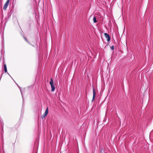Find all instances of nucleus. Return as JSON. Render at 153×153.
I'll list each match as a JSON object with an SVG mask.
<instances>
[{
	"mask_svg": "<svg viewBox=\"0 0 153 153\" xmlns=\"http://www.w3.org/2000/svg\"><path fill=\"white\" fill-rule=\"evenodd\" d=\"M95 96H93V100H92V101H93L94 100L95 98Z\"/></svg>",
	"mask_w": 153,
	"mask_h": 153,
	"instance_id": "obj_9",
	"label": "nucleus"
},
{
	"mask_svg": "<svg viewBox=\"0 0 153 153\" xmlns=\"http://www.w3.org/2000/svg\"><path fill=\"white\" fill-rule=\"evenodd\" d=\"M4 70L5 73L7 72V67L6 64H4Z\"/></svg>",
	"mask_w": 153,
	"mask_h": 153,
	"instance_id": "obj_5",
	"label": "nucleus"
},
{
	"mask_svg": "<svg viewBox=\"0 0 153 153\" xmlns=\"http://www.w3.org/2000/svg\"><path fill=\"white\" fill-rule=\"evenodd\" d=\"M50 84L51 88V91H54L55 89V87L53 85V82L52 79H51V81L50 82Z\"/></svg>",
	"mask_w": 153,
	"mask_h": 153,
	"instance_id": "obj_1",
	"label": "nucleus"
},
{
	"mask_svg": "<svg viewBox=\"0 0 153 153\" xmlns=\"http://www.w3.org/2000/svg\"><path fill=\"white\" fill-rule=\"evenodd\" d=\"M93 96H96V92L95 91L94 88V87H93Z\"/></svg>",
	"mask_w": 153,
	"mask_h": 153,
	"instance_id": "obj_6",
	"label": "nucleus"
},
{
	"mask_svg": "<svg viewBox=\"0 0 153 153\" xmlns=\"http://www.w3.org/2000/svg\"><path fill=\"white\" fill-rule=\"evenodd\" d=\"M111 49L113 50L114 49V46H112L111 47Z\"/></svg>",
	"mask_w": 153,
	"mask_h": 153,
	"instance_id": "obj_8",
	"label": "nucleus"
},
{
	"mask_svg": "<svg viewBox=\"0 0 153 153\" xmlns=\"http://www.w3.org/2000/svg\"><path fill=\"white\" fill-rule=\"evenodd\" d=\"M96 19L95 17H94L93 18V21L94 22L96 23L97 22V21H96Z\"/></svg>",
	"mask_w": 153,
	"mask_h": 153,
	"instance_id": "obj_7",
	"label": "nucleus"
},
{
	"mask_svg": "<svg viewBox=\"0 0 153 153\" xmlns=\"http://www.w3.org/2000/svg\"><path fill=\"white\" fill-rule=\"evenodd\" d=\"M9 2V0H7L6 3L5 4L4 7L3 9L4 10H5L8 6V4Z\"/></svg>",
	"mask_w": 153,
	"mask_h": 153,
	"instance_id": "obj_2",
	"label": "nucleus"
},
{
	"mask_svg": "<svg viewBox=\"0 0 153 153\" xmlns=\"http://www.w3.org/2000/svg\"><path fill=\"white\" fill-rule=\"evenodd\" d=\"M48 113V108H47L46 109L44 114H43V116L44 118L47 115Z\"/></svg>",
	"mask_w": 153,
	"mask_h": 153,
	"instance_id": "obj_4",
	"label": "nucleus"
},
{
	"mask_svg": "<svg viewBox=\"0 0 153 153\" xmlns=\"http://www.w3.org/2000/svg\"><path fill=\"white\" fill-rule=\"evenodd\" d=\"M104 36L107 39L108 41H109L110 40V36L108 34L106 33H104Z\"/></svg>",
	"mask_w": 153,
	"mask_h": 153,
	"instance_id": "obj_3",
	"label": "nucleus"
},
{
	"mask_svg": "<svg viewBox=\"0 0 153 153\" xmlns=\"http://www.w3.org/2000/svg\"><path fill=\"white\" fill-rule=\"evenodd\" d=\"M25 39V40H26V41H27V39Z\"/></svg>",
	"mask_w": 153,
	"mask_h": 153,
	"instance_id": "obj_10",
	"label": "nucleus"
}]
</instances>
